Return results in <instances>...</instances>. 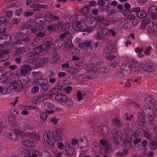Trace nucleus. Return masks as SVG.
<instances>
[{
  "mask_svg": "<svg viewBox=\"0 0 157 157\" xmlns=\"http://www.w3.org/2000/svg\"><path fill=\"white\" fill-rule=\"evenodd\" d=\"M44 29L43 28H41L40 27H39L38 30L35 29L30 31L28 29H21V34L17 36L18 37V39L16 41H18V43H21V44H21H25L26 41H28L29 39L27 35H29L32 33H36L37 31L38 32L36 33L37 36L40 37L44 36L45 35L44 33L40 31V30ZM49 38H47L45 40V42H48L47 44L48 45L45 44L34 49V48H33V49H29L26 48H22L21 47H18L19 45H18L17 47H16L17 49L15 50L16 55L19 56L22 54H27L28 56L30 57L36 54H41V52L43 50L47 51V50L49 48L48 45L50 44L49 41Z\"/></svg>",
  "mask_w": 157,
  "mask_h": 157,
  "instance_id": "f257e3e1",
  "label": "nucleus"
},
{
  "mask_svg": "<svg viewBox=\"0 0 157 157\" xmlns=\"http://www.w3.org/2000/svg\"><path fill=\"white\" fill-rule=\"evenodd\" d=\"M10 35L5 34L0 35V61H4L9 58L7 54L12 51V49L17 47L18 45H20L21 43H18L16 41L14 44L11 42L8 44L7 42L11 40Z\"/></svg>",
  "mask_w": 157,
  "mask_h": 157,
  "instance_id": "f03ea898",
  "label": "nucleus"
},
{
  "mask_svg": "<svg viewBox=\"0 0 157 157\" xmlns=\"http://www.w3.org/2000/svg\"><path fill=\"white\" fill-rule=\"evenodd\" d=\"M98 23L104 25L105 26H108L110 24L109 20L106 19L103 17L98 16L95 18L91 17L87 19L86 24L88 26L92 27L94 30V28L96 27Z\"/></svg>",
  "mask_w": 157,
  "mask_h": 157,
  "instance_id": "7ed1b4c3",
  "label": "nucleus"
},
{
  "mask_svg": "<svg viewBox=\"0 0 157 157\" xmlns=\"http://www.w3.org/2000/svg\"><path fill=\"white\" fill-rule=\"evenodd\" d=\"M85 19L82 18L79 22L75 21L73 24V29L76 30H80L82 31H86L90 32L93 31V29L91 27L88 26L86 24L87 22V19L90 18H87Z\"/></svg>",
  "mask_w": 157,
  "mask_h": 157,
  "instance_id": "20e7f679",
  "label": "nucleus"
},
{
  "mask_svg": "<svg viewBox=\"0 0 157 157\" xmlns=\"http://www.w3.org/2000/svg\"><path fill=\"white\" fill-rule=\"evenodd\" d=\"M99 61V59L98 58H92L91 62H93V63L89 65L88 67L86 68L87 71V72H90V71H98L99 73H104L108 72L109 70L105 68H102L98 69V67L96 66L97 65Z\"/></svg>",
  "mask_w": 157,
  "mask_h": 157,
  "instance_id": "39448f33",
  "label": "nucleus"
},
{
  "mask_svg": "<svg viewBox=\"0 0 157 157\" xmlns=\"http://www.w3.org/2000/svg\"><path fill=\"white\" fill-rule=\"evenodd\" d=\"M44 140L49 145L53 147L56 144V139L54 138L53 132L48 131L45 132L43 134Z\"/></svg>",
  "mask_w": 157,
  "mask_h": 157,
  "instance_id": "423d86ee",
  "label": "nucleus"
},
{
  "mask_svg": "<svg viewBox=\"0 0 157 157\" xmlns=\"http://www.w3.org/2000/svg\"><path fill=\"white\" fill-rule=\"evenodd\" d=\"M48 60L46 58L39 59L34 58L30 60V63L32 68H37L42 66L46 64Z\"/></svg>",
  "mask_w": 157,
  "mask_h": 157,
  "instance_id": "0eeeda50",
  "label": "nucleus"
},
{
  "mask_svg": "<svg viewBox=\"0 0 157 157\" xmlns=\"http://www.w3.org/2000/svg\"><path fill=\"white\" fill-rule=\"evenodd\" d=\"M100 143L102 146L100 150L101 153L104 154L109 153L110 148L108 141L104 139H101L100 140Z\"/></svg>",
  "mask_w": 157,
  "mask_h": 157,
  "instance_id": "6e6552de",
  "label": "nucleus"
},
{
  "mask_svg": "<svg viewBox=\"0 0 157 157\" xmlns=\"http://www.w3.org/2000/svg\"><path fill=\"white\" fill-rule=\"evenodd\" d=\"M10 86L15 91L20 92L23 89V83L20 80L12 81L10 84Z\"/></svg>",
  "mask_w": 157,
  "mask_h": 157,
  "instance_id": "1a4fd4ad",
  "label": "nucleus"
},
{
  "mask_svg": "<svg viewBox=\"0 0 157 157\" xmlns=\"http://www.w3.org/2000/svg\"><path fill=\"white\" fill-rule=\"evenodd\" d=\"M6 19L4 17H0V33H4L5 32L6 28L5 27L8 28H10L12 26V24L9 23L8 22H7V21L5 22Z\"/></svg>",
  "mask_w": 157,
  "mask_h": 157,
  "instance_id": "9d476101",
  "label": "nucleus"
},
{
  "mask_svg": "<svg viewBox=\"0 0 157 157\" xmlns=\"http://www.w3.org/2000/svg\"><path fill=\"white\" fill-rule=\"evenodd\" d=\"M32 67L29 66L25 65L21 68L18 70L16 73L17 75L20 76L21 75H25L29 74V71L32 70Z\"/></svg>",
  "mask_w": 157,
  "mask_h": 157,
  "instance_id": "9b49d317",
  "label": "nucleus"
},
{
  "mask_svg": "<svg viewBox=\"0 0 157 157\" xmlns=\"http://www.w3.org/2000/svg\"><path fill=\"white\" fill-rule=\"evenodd\" d=\"M59 26L58 32L61 31L68 32L71 28V25L70 23L67 22L64 25L62 23H59L58 24Z\"/></svg>",
  "mask_w": 157,
  "mask_h": 157,
  "instance_id": "f8f14e48",
  "label": "nucleus"
},
{
  "mask_svg": "<svg viewBox=\"0 0 157 157\" xmlns=\"http://www.w3.org/2000/svg\"><path fill=\"white\" fill-rule=\"evenodd\" d=\"M48 98V95L46 94H43L40 96L35 97L33 99V102L35 104L40 103L46 100Z\"/></svg>",
  "mask_w": 157,
  "mask_h": 157,
  "instance_id": "ddd939ff",
  "label": "nucleus"
},
{
  "mask_svg": "<svg viewBox=\"0 0 157 157\" xmlns=\"http://www.w3.org/2000/svg\"><path fill=\"white\" fill-rule=\"evenodd\" d=\"M55 98L58 102L61 103H65L67 101V97L63 94H57L55 97Z\"/></svg>",
  "mask_w": 157,
  "mask_h": 157,
  "instance_id": "4468645a",
  "label": "nucleus"
},
{
  "mask_svg": "<svg viewBox=\"0 0 157 157\" xmlns=\"http://www.w3.org/2000/svg\"><path fill=\"white\" fill-rule=\"evenodd\" d=\"M22 144L27 147H33L36 145V144L33 140L27 139L23 140L21 142Z\"/></svg>",
  "mask_w": 157,
  "mask_h": 157,
  "instance_id": "2eb2a0df",
  "label": "nucleus"
},
{
  "mask_svg": "<svg viewBox=\"0 0 157 157\" xmlns=\"http://www.w3.org/2000/svg\"><path fill=\"white\" fill-rule=\"evenodd\" d=\"M69 34V32L66 31L60 35V39L57 41L58 44L59 48H60L63 46L64 43L63 40Z\"/></svg>",
  "mask_w": 157,
  "mask_h": 157,
  "instance_id": "dca6fc26",
  "label": "nucleus"
},
{
  "mask_svg": "<svg viewBox=\"0 0 157 157\" xmlns=\"http://www.w3.org/2000/svg\"><path fill=\"white\" fill-rule=\"evenodd\" d=\"M12 76L11 74L8 73L5 75H2L0 76V82L6 83L11 80Z\"/></svg>",
  "mask_w": 157,
  "mask_h": 157,
  "instance_id": "f3484780",
  "label": "nucleus"
},
{
  "mask_svg": "<svg viewBox=\"0 0 157 157\" xmlns=\"http://www.w3.org/2000/svg\"><path fill=\"white\" fill-rule=\"evenodd\" d=\"M98 130L100 134L104 136L108 132L109 129L107 126L101 124L98 128Z\"/></svg>",
  "mask_w": 157,
  "mask_h": 157,
  "instance_id": "a211bd4d",
  "label": "nucleus"
},
{
  "mask_svg": "<svg viewBox=\"0 0 157 157\" xmlns=\"http://www.w3.org/2000/svg\"><path fill=\"white\" fill-rule=\"evenodd\" d=\"M4 136L14 141H17L18 138V136L17 135H14L10 132H5Z\"/></svg>",
  "mask_w": 157,
  "mask_h": 157,
  "instance_id": "6ab92c4d",
  "label": "nucleus"
},
{
  "mask_svg": "<svg viewBox=\"0 0 157 157\" xmlns=\"http://www.w3.org/2000/svg\"><path fill=\"white\" fill-rule=\"evenodd\" d=\"M132 65L131 68L132 70L135 72H137L140 71L143 66L142 64L137 62H135Z\"/></svg>",
  "mask_w": 157,
  "mask_h": 157,
  "instance_id": "aec40b11",
  "label": "nucleus"
},
{
  "mask_svg": "<svg viewBox=\"0 0 157 157\" xmlns=\"http://www.w3.org/2000/svg\"><path fill=\"white\" fill-rule=\"evenodd\" d=\"M79 47L81 49H84L88 48L91 49L92 48V45L90 41H86L82 43H81L79 45Z\"/></svg>",
  "mask_w": 157,
  "mask_h": 157,
  "instance_id": "412c9836",
  "label": "nucleus"
},
{
  "mask_svg": "<svg viewBox=\"0 0 157 157\" xmlns=\"http://www.w3.org/2000/svg\"><path fill=\"white\" fill-rule=\"evenodd\" d=\"M138 121L139 124L140 126H143L146 124L145 116L144 114L141 113L139 114Z\"/></svg>",
  "mask_w": 157,
  "mask_h": 157,
  "instance_id": "4be33fe9",
  "label": "nucleus"
},
{
  "mask_svg": "<svg viewBox=\"0 0 157 157\" xmlns=\"http://www.w3.org/2000/svg\"><path fill=\"white\" fill-rule=\"evenodd\" d=\"M144 134L146 138L147 139H150V135L149 133L144 132V131L142 129L141 130L140 129L139 131H136L134 134V136L136 137L140 136V134Z\"/></svg>",
  "mask_w": 157,
  "mask_h": 157,
  "instance_id": "5701e85b",
  "label": "nucleus"
},
{
  "mask_svg": "<svg viewBox=\"0 0 157 157\" xmlns=\"http://www.w3.org/2000/svg\"><path fill=\"white\" fill-rule=\"evenodd\" d=\"M80 142L82 144V146L80 147V148H82L84 147H85L86 151H87L89 148L88 146H89V143L88 141L86 139H81L80 140Z\"/></svg>",
  "mask_w": 157,
  "mask_h": 157,
  "instance_id": "b1692460",
  "label": "nucleus"
},
{
  "mask_svg": "<svg viewBox=\"0 0 157 157\" xmlns=\"http://www.w3.org/2000/svg\"><path fill=\"white\" fill-rule=\"evenodd\" d=\"M31 7L35 10H39L41 8L46 9L47 8V6L46 5L38 4L32 5H31Z\"/></svg>",
  "mask_w": 157,
  "mask_h": 157,
  "instance_id": "393cba45",
  "label": "nucleus"
},
{
  "mask_svg": "<svg viewBox=\"0 0 157 157\" xmlns=\"http://www.w3.org/2000/svg\"><path fill=\"white\" fill-rule=\"evenodd\" d=\"M42 89L44 90H47L49 87L48 82L46 79H44L40 84Z\"/></svg>",
  "mask_w": 157,
  "mask_h": 157,
  "instance_id": "a878e982",
  "label": "nucleus"
},
{
  "mask_svg": "<svg viewBox=\"0 0 157 157\" xmlns=\"http://www.w3.org/2000/svg\"><path fill=\"white\" fill-rule=\"evenodd\" d=\"M28 137L31 138H33L36 140H38L40 139V136L39 134L34 133L32 132H28L27 133Z\"/></svg>",
  "mask_w": 157,
  "mask_h": 157,
  "instance_id": "bb28decb",
  "label": "nucleus"
},
{
  "mask_svg": "<svg viewBox=\"0 0 157 157\" xmlns=\"http://www.w3.org/2000/svg\"><path fill=\"white\" fill-rule=\"evenodd\" d=\"M55 107V105L52 103H51L49 101L43 103L42 105V107L45 109H52Z\"/></svg>",
  "mask_w": 157,
  "mask_h": 157,
  "instance_id": "cd10ccee",
  "label": "nucleus"
},
{
  "mask_svg": "<svg viewBox=\"0 0 157 157\" xmlns=\"http://www.w3.org/2000/svg\"><path fill=\"white\" fill-rule=\"evenodd\" d=\"M65 148H66L65 149V151H67L69 154H73L75 152V150L74 147H71V145L69 144L66 146Z\"/></svg>",
  "mask_w": 157,
  "mask_h": 157,
  "instance_id": "c85d7f7f",
  "label": "nucleus"
},
{
  "mask_svg": "<svg viewBox=\"0 0 157 157\" xmlns=\"http://www.w3.org/2000/svg\"><path fill=\"white\" fill-rule=\"evenodd\" d=\"M59 91L58 88L54 87L52 88L49 92V94L48 98H51L52 97L53 95L56 94Z\"/></svg>",
  "mask_w": 157,
  "mask_h": 157,
  "instance_id": "c756f323",
  "label": "nucleus"
},
{
  "mask_svg": "<svg viewBox=\"0 0 157 157\" xmlns=\"http://www.w3.org/2000/svg\"><path fill=\"white\" fill-rule=\"evenodd\" d=\"M45 18L47 21L51 22L55 19V16L50 13H47L46 14Z\"/></svg>",
  "mask_w": 157,
  "mask_h": 157,
  "instance_id": "7c9ffc66",
  "label": "nucleus"
},
{
  "mask_svg": "<svg viewBox=\"0 0 157 157\" xmlns=\"http://www.w3.org/2000/svg\"><path fill=\"white\" fill-rule=\"evenodd\" d=\"M143 69L144 71L145 72L150 73L153 71L154 68L151 66L145 65L144 66Z\"/></svg>",
  "mask_w": 157,
  "mask_h": 157,
  "instance_id": "2f4dec72",
  "label": "nucleus"
},
{
  "mask_svg": "<svg viewBox=\"0 0 157 157\" xmlns=\"http://www.w3.org/2000/svg\"><path fill=\"white\" fill-rule=\"evenodd\" d=\"M79 70L76 68H74L72 67H70L67 69V71L69 74H75L79 71Z\"/></svg>",
  "mask_w": 157,
  "mask_h": 157,
  "instance_id": "473e14b6",
  "label": "nucleus"
},
{
  "mask_svg": "<svg viewBox=\"0 0 157 157\" xmlns=\"http://www.w3.org/2000/svg\"><path fill=\"white\" fill-rule=\"evenodd\" d=\"M12 11H10L7 12L6 13V17H4L6 19V20H4V21L6 22L7 21V22H8H8L10 23L9 21L10 18L12 17Z\"/></svg>",
  "mask_w": 157,
  "mask_h": 157,
  "instance_id": "72a5a7b5",
  "label": "nucleus"
},
{
  "mask_svg": "<svg viewBox=\"0 0 157 157\" xmlns=\"http://www.w3.org/2000/svg\"><path fill=\"white\" fill-rule=\"evenodd\" d=\"M43 78H39L35 79L33 81L32 83L33 85H40L41 83L44 81V79Z\"/></svg>",
  "mask_w": 157,
  "mask_h": 157,
  "instance_id": "f704fd0d",
  "label": "nucleus"
},
{
  "mask_svg": "<svg viewBox=\"0 0 157 157\" xmlns=\"http://www.w3.org/2000/svg\"><path fill=\"white\" fill-rule=\"evenodd\" d=\"M72 40L69 39L67 40V42L66 43L64 47L65 49H68L69 48H71L72 47Z\"/></svg>",
  "mask_w": 157,
  "mask_h": 157,
  "instance_id": "c9c22d12",
  "label": "nucleus"
},
{
  "mask_svg": "<svg viewBox=\"0 0 157 157\" xmlns=\"http://www.w3.org/2000/svg\"><path fill=\"white\" fill-rule=\"evenodd\" d=\"M0 94L3 95H6L9 94V92L8 91V89L6 87L0 86Z\"/></svg>",
  "mask_w": 157,
  "mask_h": 157,
  "instance_id": "e433bc0d",
  "label": "nucleus"
},
{
  "mask_svg": "<svg viewBox=\"0 0 157 157\" xmlns=\"http://www.w3.org/2000/svg\"><path fill=\"white\" fill-rule=\"evenodd\" d=\"M59 26L58 25L57 26H56L55 25H50L47 27V29L49 31H52L54 30H57V29H58V27ZM58 31H56L57 32Z\"/></svg>",
  "mask_w": 157,
  "mask_h": 157,
  "instance_id": "4c0bfd02",
  "label": "nucleus"
},
{
  "mask_svg": "<svg viewBox=\"0 0 157 157\" xmlns=\"http://www.w3.org/2000/svg\"><path fill=\"white\" fill-rule=\"evenodd\" d=\"M40 117L41 120L44 122H45L47 118V113L43 112L40 114Z\"/></svg>",
  "mask_w": 157,
  "mask_h": 157,
  "instance_id": "58836bf2",
  "label": "nucleus"
},
{
  "mask_svg": "<svg viewBox=\"0 0 157 157\" xmlns=\"http://www.w3.org/2000/svg\"><path fill=\"white\" fill-rule=\"evenodd\" d=\"M32 75L36 78H43L44 75L40 72H33L32 73Z\"/></svg>",
  "mask_w": 157,
  "mask_h": 157,
  "instance_id": "ea45409f",
  "label": "nucleus"
},
{
  "mask_svg": "<svg viewBox=\"0 0 157 157\" xmlns=\"http://www.w3.org/2000/svg\"><path fill=\"white\" fill-rule=\"evenodd\" d=\"M85 95V94H82L80 91H78L76 94V97L78 101L82 100Z\"/></svg>",
  "mask_w": 157,
  "mask_h": 157,
  "instance_id": "a19ab883",
  "label": "nucleus"
},
{
  "mask_svg": "<svg viewBox=\"0 0 157 157\" xmlns=\"http://www.w3.org/2000/svg\"><path fill=\"white\" fill-rule=\"evenodd\" d=\"M137 16L140 18H143L146 15V12L143 10H141L140 12L137 13Z\"/></svg>",
  "mask_w": 157,
  "mask_h": 157,
  "instance_id": "79ce46f5",
  "label": "nucleus"
},
{
  "mask_svg": "<svg viewBox=\"0 0 157 157\" xmlns=\"http://www.w3.org/2000/svg\"><path fill=\"white\" fill-rule=\"evenodd\" d=\"M23 129L25 131H27L28 130H32L34 131L35 130V128L33 126L30 125H26L24 127Z\"/></svg>",
  "mask_w": 157,
  "mask_h": 157,
  "instance_id": "37998d69",
  "label": "nucleus"
},
{
  "mask_svg": "<svg viewBox=\"0 0 157 157\" xmlns=\"http://www.w3.org/2000/svg\"><path fill=\"white\" fill-rule=\"evenodd\" d=\"M136 52L137 53L138 56L140 57H142L144 56V54H142V50L139 48H136L135 50Z\"/></svg>",
  "mask_w": 157,
  "mask_h": 157,
  "instance_id": "c03bdc74",
  "label": "nucleus"
},
{
  "mask_svg": "<svg viewBox=\"0 0 157 157\" xmlns=\"http://www.w3.org/2000/svg\"><path fill=\"white\" fill-rule=\"evenodd\" d=\"M89 10V8L88 7L86 6L81 9L80 10V12L82 14H86L88 13Z\"/></svg>",
  "mask_w": 157,
  "mask_h": 157,
  "instance_id": "a18cd8bd",
  "label": "nucleus"
},
{
  "mask_svg": "<svg viewBox=\"0 0 157 157\" xmlns=\"http://www.w3.org/2000/svg\"><path fill=\"white\" fill-rule=\"evenodd\" d=\"M152 48L151 46H148L145 51V54L147 55H149L151 53V51Z\"/></svg>",
  "mask_w": 157,
  "mask_h": 157,
  "instance_id": "49530a36",
  "label": "nucleus"
},
{
  "mask_svg": "<svg viewBox=\"0 0 157 157\" xmlns=\"http://www.w3.org/2000/svg\"><path fill=\"white\" fill-rule=\"evenodd\" d=\"M11 113L13 116H16L18 114V110L17 109H12L11 111Z\"/></svg>",
  "mask_w": 157,
  "mask_h": 157,
  "instance_id": "de8ad7c7",
  "label": "nucleus"
},
{
  "mask_svg": "<svg viewBox=\"0 0 157 157\" xmlns=\"http://www.w3.org/2000/svg\"><path fill=\"white\" fill-rule=\"evenodd\" d=\"M39 90V88L38 86H34L32 89L31 91L33 93L35 94L38 93Z\"/></svg>",
  "mask_w": 157,
  "mask_h": 157,
  "instance_id": "09e8293b",
  "label": "nucleus"
},
{
  "mask_svg": "<svg viewBox=\"0 0 157 157\" xmlns=\"http://www.w3.org/2000/svg\"><path fill=\"white\" fill-rule=\"evenodd\" d=\"M114 47L112 45H109L106 48L105 51H107L109 52H112L113 50Z\"/></svg>",
  "mask_w": 157,
  "mask_h": 157,
  "instance_id": "8fccbe9b",
  "label": "nucleus"
},
{
  "mask_svg": "<svg viewBox=\"0 0 157 157\" xmlns=\"http://www.w3.org/2000/svg\"><path fill=\"white\" fill-rule=\"evenodd\" d=\"M150 148L153 150L157 148V144L156 143L151 142L150 146Z\"/></svg>",
  "mask_w": 157,
  "mask_h": 157,
  "instance_id": "3c124183",
  "label": "nucleus"
},
{
  "mask_svg": "<svg viewBox=\"0 0 157 157\" xmlns=\"http://www.w3.org/2000/svg\"><path fill=\"white\" fill-rule=\"evenodd\" d=\"M72 90V87L71 86H68L65 89V93L68 94H70L71 93Z\"/></svg>",
  "mask_w": 157,
  "mask_h": 157,
  "instance_id": "603ef678",
  "label": "nucleus"
},
{
  "mask_svg": "<svg viewBox=\"0 0 157 157\" xmlns=\"http://www.w3.org/2000/svg\"><path fill=\"white\" fill-rule=\"evenodd\" d=\"M102 33L105 35H108L110 33V30L107 28H104L101 30Z\"/></svg>",
  "mask_w": 157,
  "mask_h": 157,
  "instance_id": "864d4df0",
  "label": "nucleus"
},
{
  "mask_svg": "<svg viewBox=\"0 0 157 157\" xmlns=\"http://www.w3.org/2000/svg\"><path fill=\"white\" fill-rule=\"evenodd\" d=\"M59 121V119L56 118H53L51 119V122L53 124L56 125L58 124Z\"/></svg>",
  "mask_w": 157,
  "mask_h": 157,
  "instance_id": "5fc2aeb1",
  "label": "nucleus"
},
{
  "mask_svg": "<svg viewBox=\"0 0 157 157\" xmlns=\"http://www.w3.org/2000/svg\"><path fill=\"white\" fill-rule=\"evenodd\" d=\"M106 58L109 60H113L116 57L110 54H108L106 55Z\"/></svg>",
  "mask_w": 157,
  "mask_h": 157,
  "instance_id": "6e6d98bb",
  "label": "nucleus"
},
{
  "mask_svg": "<svg viewBox=\"0 0 157 157\" xmlns=\"http://www.w3.org/2000/svg\"><path fill=\"white\" fill-rule=\"evenodd\" d=\"M121 137L120 136L118 137H116L114 138V141L117 144H119L121 141Z\"/></svg>",
  "mask_w": 157,
  "mask_h": 157,
  "instance_id": "4d7b16f0",
  "label": "nucleus"
},
{
  "mask_svg": "<svg viewBox=\"0 0 157 157\" xmlns=\"http://www.w3.org/2000/svg\"><path fill=\"white\" fill-rule=\"evenodd\" d=\"M141 10L140 9L139 7H135L133 8L132 9V11L136 13L137 15V13H139L140 11Z\"/></svg>",
  "mask_w": 157,
  "mask_h": 157,
  "instance_id": "13d9d810",
  "label": "nucleus"
},
{
  "mask_svg": "<svg viewBox=\"0 0 157 157\" xmlns=\"http://www.w3.org/2000/svg\"><path fill=\"white\" fill-rule=\"evenodd\" d=\"M20 22V20L17 18H14L12 21V24L15 25L19 23Z\"/></svg>",
  "mask_w": 157,
  "mask_h": 157,
  "instance_id": "bf43d9fd",
  "label": "nucleus"
},
{
  "mask_svg": "<svg viewBox=\"0 0 157 157\" xmlns=\"http://www.w3.org/2000/svg\"><path fill=\"white\" fill-rule=\"evenodd\" d=\"M78 141L77 139L75 138L72 139L71 140V143L72 145L75 146L78 143Z\"/></svg>",
  "mask_w": 157,
  "mask_h": 157,
  "instance_id": "052dcab7",
  "label": "nucleus"
},
{
  "mask_svg": "<svg viewBox=\"0 0 157 157\" xmlns=\"http://www.w3.org/2000/svg\"><path fill=\"white\" fill-rule=\"evenodd\" d=\"M57 149L54 150L53 151V154L56 156L57 157H60L62 155V153L61 152H59L57 153Z\"/></svg>",
  "mask_w": 157,
  "mask_h": 157,
  "instance_id": "680f3d73",
  "label": "nucleus"
},
{
  "mask_svg": "<svg viewBox=\"0 0 157 157\" xmlns=\"http://www.w3.org/2000/svg\"><path fill=\"white\" fill-rule=\"evenodd\" d=\"M118 64V61L117 60H116L111 63H110V66L112 67H116Z\"/></svg>",
  "mask_w": 157,
  "mask_h": 157,
  "instance_id": "e2e57ef3",
  "label": "nucleus"
},
{
  "mask_svg": "<svg viewBox=\"0 0 157 157\" xmlns=\"http://www.w3.org/2000/svg\"><path fill=\"white\" fill-rule=\"evenodd\" d=\"M66 103H67V105L69 107H71L73 106V103L72 100L67 99V101Z\"/></svg>",
  "mask_w": 157,
  "mask_h": 157,
  "instance_id": "0e129e2a",
  "label": "nucleus"
},
{
  "mask_svg": "<svg viewBox=\"0 0 157 157\" xmlns=\"http://www.w3.org/2000/svg\"><path fill=\"white\" fill-rule=\"evenodd\" d=\"M57 147L59 149H63L64 147V144L61 142H59L57 144Z\"/></svg>",
  "mask_w": 157,
  "mask_h": 157,
  "instance_id": "69168bd1",
  "label": "nucleus"
},
{
  "mask_svg": "<svg viewBox=\"0 0 157 157\" xmlns=\"http://www.w3.org/2000/svg\"><path fill=\"white\" fill-rule=\"evenodd\" d=\"M58 141H61L63 140V138L61 134H57L56 136V140Z\"/></svg>",
  "mask_w": 157,
  "mask_h": 157,
  "instance_id": "338daca9",
  "label": "nucleus"
},
{
  "mask_svg": "<svg viewBox=\"0 0 157 157\" xmlns=\"http://www.w3.org/2000/svg\"><path fill=\"white\" fill-rule=\"evenodd\" d=\"M22 131L21 130L17 128L14 130L13 132L15 134L17 135L18 136V135L20 134Z\"/></svg>",
  "mask_w": 157,
  "mask_h": 157,
  "instance_id": "774afa93",
  "label": "nucleus"
}]
</instances>
